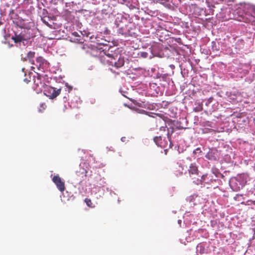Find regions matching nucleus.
I'll list each match as a JSON object with an SVG mask.
<instances>
[{
  "label": "nucleus",
  "mask_w": 255,
  "mask_h": 255,
  "mask_svg": "<svg viewBox=\"0 0 255 255\" xmlns=\"http://www.w3.org/2000/svg\"><path fill=\"white\" fill-rule=\"evenodd\" d=\"M148 55V53H146V52H142L141 53V56L142 57H144V58H146L147 57Z\"/></svg>",
  "instance_id": "aec40b11"
},
{
  "label": "nucleus",
  "mask_w": 255,
  "mask_h": 255,
  "mask_svg": "<svg viewBox=\"0 0 255 255\" xmlns=\"http://www.w3.org/2000/svg\"><path fill=\"white\" fill-rule=\"evenodd\" d=\"M108 59L107 63L111 65L114 66L117 68L123 67L125 64V60L123 57L119 56L118 54L114 56L110 54L106 55Z\"/></svg>",
  "instance_id": "20e7f679"
},
{
  "label": "nucleus",
  "mask_w": 255,
  "mask_h": 255,
  "mask_svg": "<svg viewBox=\"0 0 255 255\" xmlns=\"http://www.w3.org/2000/svg\"><path fill=\"white\" fill-rule=\"evenodd\" d=\"M53 182L55 184L58 190L63 192L65 189V183L58 175H55L52 178Z\"/></svg>",
  "instance_id": "6e6552de"
},
{
  "label": "nucleus",
  "mask_w": 255,
  "mask_h": 255,
  "mask_svg": "<svg viewBox=\"0 0 255 255\" xmlns=\"http://www.w3.org/2000/svg\"><path fill=\"white\" fill-rule=\"evenodd\" d=\"M218 151L216 149H211L206 155V157L211 160H216L218 156Z\"/></svg>",
  "instance_id": "1a4fd4ad"
},
{
  "label": "nucleus",
  "mask_w": 255,
  "mask_h": 255,
  "mask_svg": "<svg viewBox=\"0 0 255 255\" xmlns=\"http://www.w3.org/2000/svg\"><path fill=\"white\" fill-rule=\"evenodd\" d=\"M174 128L171 127V128H168V132L167 133V136L168 139L169 141L171 140V135H172V133L174 132Z\"/></svg>",
  "instance_id": "9b49d317"
},
{
  "label": "nucleus",
  "mask_w": 255,
  "mask_h": 255,
  "mask_svg": "<svg viewBox=\"0 0 255 255\" xmlns=\"http://www.w3.org/2000/svg\"><path fill=\"white\" fill-rule=\"evenodd\" d=\"M118 32L119 33H121L122 35H125L127 34L126 31L125 30L124 28L123 27L119 28Z\"/></svg>",
  "instance_id": "dca6fc26"
},
{
  "label": "nucleus",
  "mask_w": 255,
  "mask_h": 255,
  "mask_svg": "<svg viewBox=\"0 0 255 255\" xmlns=\"http://www.w3.org/2000/svg\"><path fill=\"white\" fill-rule=\"evenodd\" d=\"M35 56V52L33 51H29L27 54V58L29 59L30 62L33 61V58Z\"/></svg>",
  "instance_id": "f8f14e48"
},
{
  "label": "nucleus",
  "mask_w": 255,
  "mask_h": 255,
  "mask_svg": "<svg viewBox=\"0 0 255 255\" xmlns=\"http://www.w3.org/2000/svg\"><path fill=\"white\" fill-rule=\"evenodd\" d=\"M83 172H82V173L84 174V176H87V171L86 170H85L84 168L82 169Z\"/></svg>",
  "instance_id": "412c9836"
},
{
  "label": "nucleus",
  "mask_w": 255,
  "mask_h": 255,
  "mask_svg": "<svg viewBox=\"0 0 255 255\" xmlns=\"http://www.w3.org/2000/svg\"><path fill=\"white\" fill-rule=\"evenodd\" d=\"M202 152V151L200 149V148L198 147L195 150H194L193 153L195 155L197 153H200Z\"/></svg>",
  "instance_id": "6ab92c4d"
},
{
  "label": "nucleus",
  "mask_w": 255,
  "mask_h": 255,
  "mask_svg": "<svg viewBox=\"0 0 255 255\" xmlns=\"http://www.w3.org/2000/svg\"><path fill=\"white\" fill-rule=\"evenodd\" d=\"M121 139L124 140V139H123V138H121Z\"/></svg>",
  "instance_id": "393cba45"
},
{
  "label": "nucleus",
  "mask_w": 255,
  "mask_h": 255,
  "mask_svg": "<svg viewBox=\"0 0 255 255\" xmlns=\"http://www.w3.org/2000/svg\"><path fill=\"white\" fill-rule=\"evenodd\" d=\"M64 99H65V100H67V96H65L64 97Z\"/></svg>",
  "instance_id": "4be33fe9"
},
{
  "label": "nucleus",
  "mask_w": 255,
  "mask_h": 255,
  "mask_svg": "<svg viewBox=\"0 0 255 255\" xmlns=\"http://www.w3.org/2000/svg\"><path fill=\"white\" fill-rule=\"evenodd\" d=\"M162 138L160 136H156L154 138V141L155 142L156 145L158 146L161 145Z\"/></svg>",
  "instance_id": "ddd939ff"
},
{
  "label": "nucleus",
  "mask_w": 255,
  "mask_h": 255,
  "mask_svg": "<svg viewBox=\"0 0 255 255\" xmlns=\"http://www.w3.org/2000/svg\"><path fill=\"white\" fill-rule=\"evenodd\" d=\"M46 108V105L45 103H42L40 104V107L38 109V111L39 112H42L44 111Z\"/></svg>",
  "instance_id": "4468645a"
},
{
  "label": "nucleus",
  "mask_w": 255,
  "mask_h": 255,
  "mask_svg": "<svg viewBox=\"0 0 255 255\" xmlns=\"http://www.w3.org/2000/svg\"><path fill=\"white\" fill-rule=\"evenodd\" d=\"M248 10H251L253 11L254 14H255V6L251 5L250 4L245 3L243 5L241 4V6L236 9V10L235 11V13L238 14L239 17L242 18V19H239V20H243L246 21L244 20V18L243 16L244 13L247 14V13L248 12Z\"/></svg>",
  "instance_id": "39448f33"
},
{
  "label": "nucleus",
  "mask_w": 255,
  "mask_h": 255,
  "mask_svg": "<svg viewBox=\"0 0 255 255\" xmlns=\"http://www.w3.org/2000/svg\"><path fill=\"white\" fill-rule=\"evenodd\" d=\"M207 177V175H203L201 176V178H199V180H201V183L200 184H202L203 182H205L206 178Z\"/></svg>",
  "instance_id": "f3484780"
},
{
  "label": "nucleus",
  "mask_w": 255,
  "mask_h": 255,
  "mask_svg": "<svg viewBox=\"0 0 255 255\" xmlns=\"http://www.w3.org/2000/svg\"><path fill=\"white\" fill-rule=\"evenodd\" d=\"M185 173H188L194 184L200 185L201 180H199V177H200L199 171L195 163H191L188 169L187 172H185Z\"/></svg>",
  "instance_id": "7ed1b4c3"
},
{
  "label": "nucleus",
  "mask_w": 255,
  "mask_h": 255,
  "mask_svg": "<svg viewBox=\"0 0 255 255\" xmlns=\"http://www.w3.org/2000/svg\"><path fill=\"white\" fill-rule=\"evenodd\" d=\"M251 201V202H252L254 204H255V201Z\"/></svg>",
  "instance_id": "5701e85b"
},
{
  "label": "nucleus",
  "mask_w": 255,
  "mask_h": 255,
  "mask_svg": "<svg viewBox=\"0 0 255 255\" xmlns=\"http://www.w3.org/2000/svg\"><path fill=\"white\" fill-rule=\"evenodd\" d=\"M34 66L31 67L33 69H37L38 70L44 72L48 68L49 63L43 57H37L35 63H33Z\"/></svg>",
  "instance_id": "423d86ee"
},
{
  "label": "nucleus",
  "mask_w": 255,
  "mask_h": 255,
  "mask_svg": "<svg viewBox=\"0 0 255 255\" xmlns=\"http://www.w3.org/2000/svg\"><path fill=\"white\" fill-rule=\"evenodd\" d=\"M44 94L50 99H54L57 97L60 93L61 91L65 92L68 97V93L72 90V88H64V89H57L55 88L52 87L47 85H45L43 88Z\"/></svg>",
  "instance_id": "f03ea898"
},
{
  "label": "nucleus",
  "mask_w": 255,
  "mask_h": 255,
  "mask_svg": "<svg viewBox=\"0 0 255 255\" xmlns=\"http://www.w3.org/2000/svg\"><path fill=\"white\" fill-rule=\"evenodd\" d=\"M45 77L38 73H36V76L33 77V82L38 90L42 91L43 88L46 85L43 82Z\"/></svg>",
  "instance_id": "0eeeda50"
},
{
  "label": "nucleus",
  "mask_w": 255,
  "mask_h": 255,
  "mask_svg": "<svg viewBox=\"0 0 255 255\" xmlns=\"http://www.w3.org/2000/svg\"><path fill=\"white\" fill-rule=\"evenodd\" d=\"M73 35H74L76 37H78L79 38H77V40H78L80 43H82V42L81 41V39L80 38V36L79 35L78 33L77 32H74L73 33Z\"/></svg>",
  "instance_id": "a211bd4d"
},
{
  "label": "nucleus",
  "mask_w": 255,
  "mask_h": 255,
  "mask_svg": "<svg viewBox=\"0 0 255 255\" xmlns=\"http://www.w3.org/2000/svg\"><path fill=\"white\" fill-rule=\"evenodd\" d=\"M121 139L124 140V139H123V138H121Z\"/></svg>",
  "instance_id": "a878e982"
},
{
  "label": "nucleus",
  "mask_w": 255,
  "mask_h": 255,
  "mask_svg": "<svg viewBox=\"0 0 255 255\" xmlns=\"http://www.w3.org/2000/svg\"><path fill=\"white\" fill-rule=\"evenodd\" d=\"M82 48L84 49V46H83Z\"/></svg>",
  "instance_id": "b1692460"
},
{
  "label": "nucleus",
  "mask_w": 255,
  "mask_h": 255,
  "mask_svg": "<svg viewBox=\"0 0 255 255\" xmlns=\"http://www.w3.org/2000/svg\"><path fill=\"white\" fill-rule=\"evenodd\" d=\"M184 171V168L182 165H177L176 166L174 170V173L177 176H181Z\"/></svg>",
  "instance_id": "9d476101"
},
{
  "label": "nucleus",
  "mask_w": 255,
  "mask_h": 255,
  "mask_svg": "<svg viewBox=\"0 0 255 255\" xmlns=\"http://www.w3.org/2000/svg\"><path fill=\"white\" fill-rule=\"evenodd\" d=\"M32 31L31 29L27 28L21 29L20 32L15 31L11 39L16 43L22 42L24 44L25 42L33 36Z\"/></svg>",
  "instance_id": "f257e3e1"
},
{
  "label": "nucleus",
  "mask_w": 255,
  "mask_h": 255,
  "mask_svg": "<svg viewBox=\"0 0 255 255\" xmlns=\"http://www.w3.org/2000/svg\"><path fill=\"white\" fill-rule=\"evenodd\" d=\"M85 202L86 203L87 205L89 207H92V202L90 199L86 198L85 199Z\"/></svg>",
  "instance_id": "2eb2a0df"
}]
</instances>
